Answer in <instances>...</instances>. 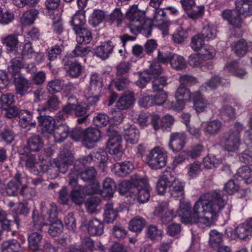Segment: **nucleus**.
<instances>
[{
	"label": "nucleus",
	"instance_id": "34",
	"mask_svg": "<svg viewBox=\"0 0 252 252\" xmlns=\"http://www.w3.org/2000/svg\"><path fill=\"white\" fill-rule=\"evenodd\" d=\"M28 148L32 152H38L43 147V141L39 135L30 137L27 140Z\"/></svg>",
	"mask_w": 252,
	"mask_h": 252
},
{
	"label": "nucleus",
	"instance_id": "15",
	"mask_svg": "<svg viewBox=\"0 0 252 252\" xmlns=\"http://www.w3.org/2000/svg\"><path fill=\"white\" fill-rule=\"evenodd\" d=\"M40 125L41 126L42 133L52 134L55 128V121L52 117L46 116L44 113H39L38 117Z\"/></svg>",
	"mask_w": 252,
	"mask_h": 252
},
{
	"label": "nucleus",
	"instance_id": "2",
	"mask_svg": "<svg viewBox=\"0 0 252 252\" xmlns=\"http://www.w3.org/2000/svg\"><path fill=\"white\" fill-rule=\"evenodd\" d=\"M126 16L129 21L128 28L132 33L137 35L141 33L146 37L151 36L152 25L151 22L145 20L143 11L139 10L137 6H133L128 10Z\"/></svg>",
	"mask_w": 252,
	"mask_h": 252
},
{
	"label": "nucleus",
	"instance_id": "53",
	"mask_svg": "<svg viewBox=\"0 0 252 252\" xmlns=\"http://www.w3.org/2000/svg\"><path fill=\"white\" fill-rule=\"evenodd\" d=\"M220 115L224 121H228L235 118V110L231 106L224 105L220 109Z\"/></svg>",
	"mask_w": 252,
	"mask_h": 252
},
{
	"label": "nucleus",
	"instance_id": "30",
	"mask_svg": "<svg viewBox=\"0 0 252 252\" xmlns=\"http://www.w3.org/2000/svg\"><path fill=\"white\" fill-rule=\"evenodd\" d=\"M86 22L85 11L83 10H78L71 18L70 24L73 30L83 27Z\"/></svg>",
	"mask_w": 252,
	"mask_h": 252
},
{
	"label": "nucleus",
	"instance_id": "52",
	"mask_svg": "<svg viewBox=\"0 0 252 252\" xmlns=\"http://www.w3.org/2000/svg\"><path fill=\"white\" fill-rule=\"evenodd\" d=\"M100 199L98 197L94 196L90 197L85 203L87 211L93 214L96 213L98 211L97 207L100 203Z\"/></svg>",
	"mask_w": 252,
	"mask_h": 252
},
{
	"label": "nucleus",
	"instance_id": "58",
	"mask_svg": "<svg viewBox=\"0 0 252 252\" xmlns=\"http://www.w3.org/2000/svg\"><path fill=\"white\" fill-rule=\"evenodd\" d=\"M162 231L157 226L150 225L147 228V235L153 241L158 240L161 238Z\"/></svg>",
	"mask_w": 252,
	"mask_h": 252
},
{
	"label": "nucleus",
	"instance_id": "62",
	"mask_svg": "<svg viewBox=\"0 0 252 252\" xmlns=\"http://www.w3.org/2000/svg\"><path fill=\"white\" fill-rule=\"evenodd\" d=\"M204 37L198 34L193 36L190 43V47L194 51H200L206 45L204 44Z\"/></svg>",
	"mask_w": 252,
	"mask_h": 252
},
{
	"label": "nucleus",
	"instance_id": "38",
	"mask_svg": "<svg viewBox=\"0 0 252 252\" xmlns=\"http://www.w3.org/2000/svg\"><path fill=\"white\" fill-rule=\"evenodd\" d=\"M209 243L212 248L216 249L222 245L223 234L216 230H212L209 233Z\"/></svg>",
	"mask_w": 252,
	"mask_h": 252
},
{
	"label": "nucleus",
	"instance_id": "9",
	"mask_svg": "<svg viewBox=\"0 0 252 252\" xmlns=\"http://www.w3.org/2000/svg\"><path fill=\"white\" fill-rule=\"evenodd\" d=\"M62 63L69 75L72 78H77L81 75L83 69L81 64L76 61H73L68 57H64Z\"/></svg>",
	"mask_w": 252,
	"mask_h": 252
},
{
	"label": "nucleus",
	"instance_id": "47",
	"mask_svg": "<svg viewBox=\"0 0 252 252\" xmlns=\"http://www.w3.org/2000/svg\"><path fill=\"white\" fill-rule=\"evenodd\" d=\"M32 227L35 230L41 231L43 225H47L48 222L39 216L38 211L33 210L32 214Z\"/></svg>",
	"mask_w": 252,
	"mask_h": 252
},
{
	"label": "nucleus",
	"instance_id": "14",
	"mask_svg": "<svg viewBox=\"0 0 252 252\" xmlns=\"http://www.w3.org/2000/svg\"><path fill=\"white\" fill-rule=\"evenodd\" d=\"M140 183L144 184V181H143V178L139 176L132 177L130 181H124L119 185V192L120 194L122 195L129 193H132V195L133 191H132L133 189H133L137 185H139Z\"/></svg>",
	"mask_w": 252,
	"mask_h": 252
},
{
	"label": "nucleus",
	"instance_id": "33",
	"mask_svg": "<svg viewBox=\"0 0 252 252\" xmlns=\"http://www.w3.org/2000/svg\"><path fill=\"white\" fill-rule=\"evenodd\" d=\"M59 101L58 97L55 95L50 96L46 101L45 104L39 108L38 111L39 113L44 112H52L57 110L59 108Z\"/></svg>",
	"mask_w": 252,
	"mask_h": 252
},
{
	"label": "nucleus",
	"instance_id": "24",
	"mask_svg": "<svg viewBox=\"0 0 252 252\" xmlns=\"http://www.w3.org/2000/svg\"><path fill=\"white\" fill-rule=\"evenodd\" d=\"M76 35V41L79 44L89 43L92 39L91 32L85 27L73 30Z\"/></svg>",
	"mask_w": 252,
	"mask_h": 252
},
{
	"label": "nucleus",
	"instance_id": "11",
	"mask_svg": "<svg viewBox=\"0 0 252 252\" xmlns=\"http://www.w3.org/2000/svg\"><path fill=\"white\" fill-rule=\"evenodd\" d=\"M123 133L127 142L132 144L138 142L140 137V132L135 125L129 123L125 124L124 126Z\"/></svg>",
	"mask_w": 252,
	"mask_h": 252
},
{
	"label": "nucleus",
	"instance_id": "39",
	"mask_svg": "<svg viewBox=\"0 0 252 252\" xmlns=\"http://www.w3.org/2000/svg\"><path fill=\"white\" fill-rule=\"evenodd\" d=\"M145 225V220L140 216H136L130 221L129 229L131 231L135 232H140Z\"/></svg>",
	"mask_w": 252,
	"mask_h": 252
},
{
	"label": "nucleus",
	"instance_id": "44",
	"mask_svg": "<svg viewBox=\"0 0 252 252\" xmlns=\"http://www.w3.org/2000/svg\"><path fill=\"white\" fill-rule=\"evenodd\" d=\"M97 172L93 167H90L82 172H80L81 179L85 182H92L96 180Z\"/></svg>",
	"mask_w": 252,
	"mask_h": 252
},
{
	"label": "nucleus",
	"instance_id": "59",
	"mask_svg": "<svg viewBox=\"0 0 252 252\" xmlns=\"http://www.w3.org/2000/svg\"><path fill=\"white\" fill-rule=\"evenodd\" d=\"M115 69L116 77L126 76L130 69V63L126 62H121L116 66Z\"/></svg>",
	"mask_w": 252,
	"mask_h": 252
},
{
	"label": "nucleus",
	"instance_id": "29",
	"mask_svg": "<svg viewBox=\"0 0 252 252\" xmlns=\"http://www.w3.org/2000/svg\"><path fill=\"white\" fill-rule=\"evenodd\" d=\"M184 184L178 180H174L170 184L169 191L173 197H182L184 194Z\"/></svg>",
	"mask_w": 252,
	"mask_h": 252
},
{
	"label": "nucleus",
	"instance_id": "25",
	"mask_svg": "<svg viewBox=\"0 0 252 252\" xmlns=\"http://www.w3.org/2000/svg\"><path fill=\"white\" fill-rule=\"evenodd\" d=\"M19 124L23 128H26L29 126H34L35 122L32 119V113L26 110H21L19 113Z\"/></svg>",
	"mask_w": 252,
	"mask_h": 252
},
{
	"label": "nucleus",
	"instance_id": "23",
	"mask_svg": "<svg viewBox=\"0 0 252 252\" xmlns=\"http://www.w3.org/2000/svg\"><path fill=\"white\" fill-rule=\"evenodd\" d=\"M100 77L96 73H92L90 77V90L92 94H94V98L95 101L98 100L97 94L101 91L102 87Z\"/></svg>",
	"mask_w": 252,
	"mask_h": 252
},
{
	"label": "nucleus",
	"instance_id": "56",
	"mask_svg": "<svg viewBox=\"0 0 252 252\" xmlns=\"http://www.w3.org/2000/svg\"><path fill=\"white\" fill-rule=\"evenodd\" d=\"M155 8L154 21L159 25H164L167 22L166 13L164 11V8L161 9L159 8V7Z\"/></svg>",
	"mask_w": 252,
	"mask_h": 252
},
{
	"label": "nucleus",
	"instance_id": "64",
	"mask_svg": "<svg viewBox=\"0 0 252 252\" xmlns=\"http://www.w3.org/2000/svg\"><path fill=\"white\" fill-rule=\"evenodd\" d=\"M162 70V67L160 66V63L157 61H154L150 64L149 69L147 72V75L153 76V78L159 77Z\"/></svg>",
	"mask_w": 252,
	"mask_h": 252
},
{
	"label": "nucleus",
	"instance_id": "12",
	"mask_svg": "<svg viewBox=\"0 0 252 252\" xmlns=\"http://www.w3.org/2000/svg\"><path fill=\"white\" fill-rule=\"evenodd\" d=\"M15 86L16 93L22 96H25L29 93V90L31 88L30 82L24 78L22 75L13 77Z\"/></svg>",
	"mask_w": 252,
	"mask_h": 252
},
{
	"label": "nucleus",
	"instance_id": "55",
	"mask_svg": "<svg viewBox=\"0 0 252 252\" xmlns=\"http://www.w3.org/2000/svg\"><path fill=\"white\" fill-rule=\"evenodd\" d=\"M189 63L191 66L196 67L208 65L210 62L206 63L204 58L199 53V54L191 55L189 59Z\"/></svg>",
	"mask_w": 252,
	"mask_h": 252
},
{
	"label": "nucleus",
	"instance_id": "50",
	"mask_svg": "<svg viewBox=\"0 0 252 252\" xmlns=\"http://www.w3.org/2000/svg\"><path fill=\"white\" fill-rule=\"evenodd\" d=\"M221 123L218 120H214L207 123L204 131L205 133L211 135L218 133L221 127Z\"/></svg>",
	"mask_w": 252,
	"mask_h": 252
},
{
	"label": "nucleus",
	"instance_id": "46",
	"mask_svg": "<svg viewBox=\"0 0 252 252\" xmlns=\"http://www.w3.org/2000/svg\"><path fill=\"white\" fill-rule=\"evenodd\" d=\"M64 86V82L60 79H54L48 82L47 90L51 94H54L62 91Z\"/></svg>",
	"mask_w": 252,
	"mask_h": 252
},
{
	"label": "nucleus",
	"instance_id": "61",
	"mask_svg": "<svg viewBox=\"0 0 252 252\" xmlns=\"http://www.w3.org/2000/svg\"><path fill=\"white\" fill-rule=\"evenodd\" d=\"M152 89L154 92H162L163 87L167 85L166 78L164 76L153 78Z\"/></svg>",
	"mask_w": 252,
	"mask_h": 252
},
{
	"label": "nucleus",
	"instance_id": "21",
	"mask_svg": "<svg viewBox=\"0 0 252 252\" xmlns=\"http://www.w3.org/2000/svg\"><path fill=\"white\" fill-rule=\"evenodd\" d=\"M53 132L55 142L60 143L69 136V127L65 124H62L56 126Z\"/></svg>",
	"mask_w": 252,
	"mask_h": 252
},
{
	"label": "nucleus",
	"instance_id": "6",
	"mask_svg": "<svg viewBox=\"0 0 252 252\" xmlns=\"http://www.w3.org/2000/svg\"><path fill=\"white\" fill-rule=\"evenodd\" d=\"M219 143L225 150L228 152H234L238 149L241 140L237 133L233 134L228 132L225 133L220 137Z\"/></svg>",
	"mask_w": 252,
	"mask_h": 252
},
{
	"label": "nucleus",
	"instance_id": "8",
	"mask_svg": "<svg viewBox=\"0 0 252 252\" xmlns=\"http://www.w3.org/2000/svg\"><path fill=\"white\" fill-rule=\"evenodd\" d=\"M100 138L101 133L99 130L95 128H88L84 131L83 145L88 149H93Z\"/></svg>",
	"mask_w": 252,
	"mask_h": 252
},
{
	"label": "nucleus",
	"instance_id": "22",
	"mask_svg": "<svg viewBox=\"0 0 252 252\" xmlns=\"http://www.w3.org/2000/svg\"><path fill=\"white\" fill-rule=\"evenodd\" d=\"M23 58L22 56L16 57L13 58L10 62L8 70L9 73L12 74V77L22 75L20 73V70L24 65Z\"/></svg>",
	"mask_w": 252,
	"mask_h": 252
},
{
	"label": "nucleus",
	"instance_id": "16",
	"mask_svg": "<svg viewBox=\"0 0 252 252\" xmlns=\"http://www.w3.org/2000/svg\"><path fill=\"white\" fill-rule=\"evenodd\" d=\"M115 40V39H111V40L96 47L94 49L95 54L102 60L107 59L113 51L114 47V41Z\"/></svg>",
	"mask_w": 252,
	"mask_h": 252
},
{
	"label": "nucleus",
	"instance_id": "13",
	"mask_svg": "<svg viewBox=\"0 0 252 252\" xmlns=\"http://www.w3.org/2000/svg\"><path fill=\"white\" fill-rule=\"evenodd\" d=\"M144 183H140L139 185H137L134 187L132 189L133 191V196H136L138 201L141 203H144L147 202L150 197V191L147 184L146 181L143 179Z\"/></svg>",
	"mask_w": 252,
	"mask_h": 252
},
{
	"label": "nucleus",
	"instance_id": "60",
	"mask_svg": "<svg viewBox=\"0 0 252 252\" xmlns=\"http://www.w3.org/2000/svg\"><path fill=\"white\" fill-rule=\"evenodd\" d=\"M79 176H80V172L74 166L69 173L67 179L68 185L72 187L73 189L78 186H81L78 184Z\"/></svg>",
	"mask_w": 252,
	"mask_h": 252
},
{
	"label": "nucleus",
	"instance_id": "1",
	"mask_svg": "<svg viewBox=\"0 0 252 252\" xmlns=\"http://www.w3.org/2000/svg\"><path fill=\"white\" fill-rule=\"evenodd\" d=\"M227 196L220 190H213L200 196L190 211L189 203L180 201L179 209L174 215L172 210H167L161 217L163 223L166 224L178 216L186 224H196L201 227L214 225L227 203Z\"/></svg>",
	"mask_w": 252,
	"mask_h": 252
},
{
	"label": "nucleus",
	"instance_id": "37",
	"mask_svg": "<svg viewBox=\"0 0 252 252\" xmlns=\"http://www.w3.org/2000/svg\"><path fill=\"white\" fill-rule=\"evenodd\" d=\"M235 234L240 239L247 240L250 239L252 237V231L245 222L236 227Z\"/></svg>",
	"mask_w": 252,
	"mask_h": 252
},
{
	"label": "nucleus",
	"instance_id": "31",
	"mask_svg": "<svg viewBox=\"0 0 252 252\" xmlns=\"http://www.w3.org/2000/svg\"><path fill=\"white\" fill-rule=\"evenodd\" d=\"M42 235L37 232L31 233L28 237V242L30 248L34 252L39 250L42 242Z\"/></svg>",
	"mask_w": 252,
	"mask_h": 252
},
{
	"label": "nucleus",
	"instance_id": "48",
	"mask_svg": "<svg viewBox=\"0 0 252 252\" xmlns=\"http://www.w3.org/2000/svg\"><path fill=\"white\" fill-rule=\"evenodd\" d=\"M105 18V14L102 10H94L92 14L91 18L89 19V22L90 25L96 27L102 23Z\"/></svg>",
	"mask_w": 252,
	"mask_h": 252
},
{
	"label": "nucleus",
	"instance_id": "27",
	"mask_svg": "<svg viewBox=\"0 0 252 252\" xmlns=\"http://www.w3.org/2000/svg\"><path fill=\"white\" fill-rule=\"evenodd\" d=\"M231 47L237 56L239 57L244 56L249 49L248 43L243 39L234 41L231 44Z\"/></svg>",
	"mask_w": 252,
	"mask_h": 252
},
{
	"label": "nucleus",
	"instance_id": "5",
	"mask_svg": "<svg viewBox=\"0 0 252 252\" xmlns=\"http://www.w3.org/2000/svg\"><path fill=\"white\" fill-rule=\"evenodd\" d=\"M61 152L58 158H54L51 161V166L53 168H56L55 177L59 175V173L64 174L68 170V166L73 163L74 157L70 151L64 146L61 148Z\"/></svg>",
	"mask_w": 252,
	"mask_h": 252
},
{
	"label": "nucleus",
	"instance_id": "28",
	"mask_svg": "<svg viewBox=\"0 0 252 252\" xmlns=\"http://www.w3.org/2000/svg\"><path fill=\"white\" fill-rule=\"evenodd\" d=\"M104 225L96 219L91 220L88 225V231L92 236H100L103 233Z\"/></svg>",
	"mask_w": 252,
	"mask_h": 252
},
{
	"label": "nucleus",
	"instance_id": "4",
	"mask_svg": "<svg viewBox=\"0 0 252 252\" xmlns=\"http://www.w3.org/2000/svg\"><path fill=\"white\" fill-rule=\"evenodd\" d=\"M166 152L162 148L156 146L146 155L145 161L153 169H159L164 167L167 160Z\"/></svg>",
	"mask_w": 252,
	"mask_h": 252
},
{
	"label": "nucleus",
	"instance_id": "42",
	"mask_svg": "<svg viewBox=\"0 0 252 252\" xmlns=\"http://www.w3.org/2000/svg\"><path fill=\"white\" fill-rule=\"evenodd\" d=\"M169 63L171 66L176 70L184 69L187 66L185 59L177 54H172Z\"/></svg>",
	"mask_w": 252,
	"mask_h": 252
},
{
	"label": "nucleus",
	"instance_id": "7",
	"mask_svg": "<svg viewBox=\"0 0 252 252\" xmlns=\"http://www.w3.org/2000/svg\"><path fill=\"white\" fill-rule=\"evenodd\" d=\"M175 97L176 102L172 103L173 107L176 110H181L184 108L186 102L191 101L192 93L188 88L180 84L176 91Z\"/></svg>",
	"mask_w": 252,
	"mask_h": 252
},
{
	"label": "nucleus",
	"instance_id": "17",
	"mask_svg": "<svg viewBox=\"0 0 252 252\" xmlns=\"http://www.w3.org/2000/svg\"><path fill=\"white\" fill-rule=\"evenodd\" d=\"M191 101H193V108L197 113L203 112L209 105L207 100L198 91L192 93Z\"/></svg>",
	"mask_w": 252,
	"mask_h": 252
},
{
	"label": "nucleus",
	"instance_id": "19",
	"mask_svg": "<svg viewBox=\"0 0 252 252\" xmlns=\"http://www.w3.org/2000/svg\"><path fill=\"white\" fill-rule=\"evenodd\" d=\"M134 168L132 163L129 161L117 162L114 165L113 171L117 176L124 177L130 173Z\"/></svg>",
	"mask_w": 252,
	"mask_h": 252
},
{
	"label": "nucleus",
	"instance_id": "35",
	"mask_svg": "<svg viewBox=\"0 0 252 252\" xmlns=\"http://www.w3.org/2000/svg\"><path fill=\"white\" fill-rule=\"evenodd\" d=\"M116 184L113 179L111 178H106L103 182L102 193L105 194V196L111 197L116 189Z\"/></svg>",
	"mask_w": 252,
	"mask_h": 252
},
{
	"label": "nucleus",
	"instance_id": "20",
	"mask_svg": "<svg viewBox=\"0 0 252 252\" xmlns=\"http://www.w3.org/2000/svg\"><path fill=\"white\" fill-rule=\"evenodd\" d=\"M135 101L134 93L129 92L124 94L119 98L116 103V108L120 110L128 109Z\"/></svg>",
	"mask_w": 252,
	"mask_h": 252
},
{
	"label": "nucleus",
	"instance_id": "49",
	"mask_svg": "<svg viewBox=\"0 0 252 252\" xmlns=\"http://www.w3.org/2000/svg\"><path fill=\"white\" fill-rule=\"evenodd\" d=\"M200 34L207 40L213 39L217 36L216 28L213 24H208L204 26Z\"/></svg>",
	"mask_w": 252,
	"mask_h": 252
},
{
	"label": "nucleus",
	"instance_id": "57",
	"mask_svg": "<svg viewBox=\"0 0 252 252\" xmlns=\"http://www.w3.org/2000/svg\"><path fill=\"white\" fill-rule=\"evenodd\" d=\"M130 82L129 78L126 77H116L113 80L115 88L119 91H123L127 88Z\"/></svg>",
	"mask_w": 252,
	"mask_h": 252
},
{
	"label": "nucleus",
	"instance_id": "26",
	"mask_svg": "<svg viewBox=\"0 0 252 252\" xmlns=\"http://www.w3.org/2000/svg\"><path fill=\"white\" fill-rule=\"evenodd\" d=\"M86 195L83 186H78L70 191V199L76 205H81L84 202Z\"/></svg>",
	"mask_w": 252,
	"mask_h": 252
},
{
	"label": "nucleus",
	"instance_id": "45",
	"mask_svg": "<svg viewBox=\"0 0 252 252\" xmlns=\"http://www.w3.org/2000/svg\"><path fill=\"white\" fill-rule=\"evenodd\" d=\"M38 14V10L34 8L25 11L21 17L22 22L25 25H31L33 24Z\"/></svg>",
	"mask_w": 252,
	"mask_h": 252
},
{
	"label": "nucleus",
	"instance_id": "36",
	"mask_svg": "<svg viewBox=\"0 0 252 252\" xmlns=\"http://www.w3.org/2000/svg\"><path fill=\"white\" fill-rule=\"evenodd\" d=\"M205 13V7L203 5H194L189 11L186 13L188 18L192 21L202 18Z\"/></svg>",
	"mask_w": 252,
	"mask_h": 252
},
{
	"label": "nucleus",
	"instance_id": "3",
	"mask_svg": "<svg viewBox=\"0 0 252 252\" xmlns=\"http://www.w3.org/2000/svg\"><path fill=\"white\" fill-rule=\"evenodd\" d=\"M236 11L225 9L221 12L222 18L226 20L229 25L236 28H240L242 20L240 15L246 16L252 14V0H235Z\"/></svg>",
	"mask_w": 252,
	"mask_h": 252
},
{
	"label": "nucleus",
	"instance_id": "40",
	"mask_svg": "<svg viewBox=\"0 0 252 252\" xmlns=\"http://www.w3.org/2000/svg\"><path fill=\"white\" fill-rule=\"evenodd\" d=\"M49 229L48 233L52 237L59 236L63 232V226L62 221L60 220H56L55 221L48 224Z\"/></svg>",
	"mask_w": 252,
	"mask_h": 252
},
{
	"label": "nucleus",
	"instance_id": "54",
	"mask_svg": "<svg viewBox=\"0 0 252 252\" xmlns=\"http://www.w3.org/2000/svg\"><path fill=\"white\" fill-rule=\"evenodd\" d=\"M21 249V245L15 239H12L3 243L2 250L7 252H18Z\"/></svg>",
	"mask_w": 252,
	"mask_h": 252
},
{
	"label": "nucleus",
	"instance_id": "51",
	"mask_svg": "<svg viewBox=\"0 0 252 252\" xmlns=\"http://www.w3.org/2000/svg\"><path fill=\"white\" fill-rule=\"evenodd\" d=\"M226 69L233 75L242 78L246 74V71L242 68H240L237 62H232L225 66Z\"/></svg>",
	"mask_w": 252,
	"mask_h": 252
},
{
	"label": "nucleus",
	"instance_id": "18",
	"mask_svg": "<svg viewBox=\"0 0 252 252\" xmlns=\"http://www.w3.org/2000/svg\"><path fill=\"white\" fill-rule=\"evenodd\" d=\"M19 35H20L19 33L15 32L1 38V42L6 46V49L8 53H13L16 51L19 43Z\"/></svg>",
	"mask_w": 252,
	"mask_h": 252
},
{
	"label": "nucleus",
	"instance_id": "63",
	"mask_svg": "<svg viewBox=\"0 0 252 252\" xmlns=\"http://www.w3.org/2000/svg\"><path fill=\"white\" fill-rule=\"evenodd\" d=\"M204 150L203 146L201 144H197L192 146L190 149L187 151V156L188 158H195L200 156Z\"/></svg>",
	"mask_w": 252,
	"mask_h": 252
},
{
	"label": "nucleus",
	"instance_id": "41",
	"mask_svg": "<svg viewBox=\"0 0 252 252\" xmlns=\"http://www.w3.org/2000/svg\"><path fill=\"white\" fill-rule=\"evenodd\" d=\"M117 211L113 208V204L108 203L105 205L104 212V219L107 223H112L116 219Z\"/></svg>",
	"mask_w": 252,
	"mask_h": 252
},
{
	"label": "nucleus",
	"instance_id": "32",
	"mask_svg": "<svg viewBox=\"0 0 252 252\" xmlns=\"http://www.w3.org/2000/svg\"><path fill=\"white\" fill-rule=\"evenodd\" d=\"M170 175L169 172L165 171L158 180L157 183L156 189L159 194H163L167 186L169 187L171 181L168 178V176Z\"/></svg>",
	"mask_w": 252,
	"mask_h": 252
},
{
	"label": "nucleus",
	"instance_id": "10",
	"mask_svg": "<svg viewBox=\"0 0 252 252\" xmlns=\"http://www.w3.org/2000/svg\"><path fill=\"white\" fill-rule=\"evenodd\" d=\"M186 140V136L184 133H172L170 135L168 146L173 152H179L184 147Z\"/></svg>",
	"mask_w": 252,
	"mask_h": 252
},
{
	"label": "nucleus",
	"instance_id": "43",
	"mask_svg": "<svg viewBox=\"0 0 252 252\" xmlns=\"http://www.w3.org/2000/svg\"><path fill=\"white\" fill-rule=\"evenodd\" d=\"M91 51L89 47H85L80 45H77L74 49L69 54L65 57H68L69 59H72L77 57H84Z\"/></svg>",
	"mask_w": 252,
	"mask_h": 252
}]
</instances>
